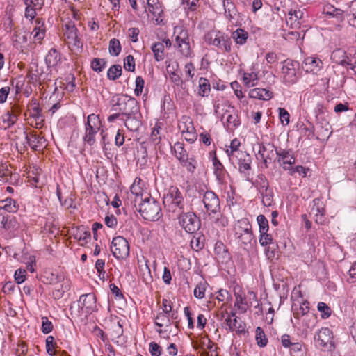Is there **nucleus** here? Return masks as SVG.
Listing matches in <instances>:
<instances>
[{
	"instance_id": "1",
	"label": "nucleus",
	"mask_w": 356,
	"mask_h": 356,
	"mask_svg": "<svg viewBox=\"0 0 356 356\" xmlns=\"http://www.w3.org/2000/svg\"><path fill=\"white\" fill-rule=\"evenodd\" d=\"M138 211L146 220L156 221L162 217L159 202L151 197H145L141 200Z\"/></svg>"
},
{
	"instance_id": "2",
	"label": "nucleus",
	"mask_w": 356,
	"mask_h": 356,
	"mask_svg": "<svg viewBox=\"0 0 356 356\" xmlns=\"http://www.w3.org/2000/svg\"><path fill=\"white\" fill-rule=\"evenodd\" d=\"M163 203L169 211L181 213L184 211L186 202L181 192L177 186H170L163 198Z\"/></svg>"
},
{
	"instance_id": "3",
	"label": "nucleus",
	"mask_w": 356,
	"mask_h": 356,
	"mask_svg": "<svg viewBox=\"0 0 356 356\" xmlns=\"http://www.w3.org/2000/svg\"><path fill=\"white\" fill-rule=\"evenodd\" d=\"M111 111L119 112L124 116L138 114L139 104L134 98L122 95L118 96L113 104Z\"/></svg>"
},
{
	"instance_id": "4",
	"label": "nucleus",
	"mask_w": 356,
	"mask_h": 356,
	"mask_svg": "<svg viewBox=\"0 0 356 356\" xmlns=\"http://www.w3.org/2000/svg\"><path fill=\"white\" fill-rule=\"evenodd\" d=\"M204 40L207 44L213 45L218 49L223 50L227 53L232 51L231 38L218 30H211L204 35Z\"/></svg>"
},
{
	"instance_id": "5",
	"label": "nucleus",
	"mask_w": 356,
	"mask_h": 356,
	"mask_svg": "<svg viewBox=\"0 0 356 356\" xmlns=\"http://www.w3.org/2000/svg\"><path fill=\"white\" fill-rule=\"evenodd\" d=\"M102 127L99 115L95 113L90 114L85 124L83 141L90 146L94 145L96 141L95 136L101 130Z\"/></svg>"
},
{
	"instance_id": "6",
	"label": "nucleus",
	"mask_w": 356,
	"mask_h": 356,
	"mask_svg": "<svg viewBox=\"0 0 356 356\" xmlns=\"http://www.w3.org/2000/svg\"><path fill=\"white\" fill-rule=\"evenodd\" d=\"M193 348L200 356H218L217 346L207 336H200L192 341Z\"/></svg>"
},
{
	"instance_id": "7",
	"label": "nucleus",
	"mask_w": 356,
	"mask_h": 356,
	"mask_svg": "<svg viewBox=\"0 0 356 356\" xmlns=\"http://www.w3.org/2000/svg\"><path fill=\"white\" fill-rule=\"evenodd\" d=\"M78 30L73 22L65 25L64 40L69 47L74 51H81L83 44L77 35Z\"/></svg>"
},
{
	"instance_id": "8",
	"label": "nucleus",
	"mask_w": 356,
	"mask_h": 356,
	"mask_svg": "<svg viewBox=\"0 0 356 356\" xmlns=\"http://www.w3.org/2000/svg\"><path fill=\"white\" fill-rule=\"evenodd\" d=\"M202 202L208 214H213L218 218L221 212L220 200L217 195L211 191H207L203 195Z\"/></svg>"
},
{
	"instance_id": "9",
	"label": "nucleus",
	"mask_w": 356,
	"mask_h": 356,
	"mask_svg": "<svg viewBox=\"0 0 356 356\" xmlns=\"http://www.w3.org/2000/svg\"><path fill=\"white\" fill-rule=\"evenodd\" d=\"M179 221L180 225L188 232L193 234L199 229L200 221L197 216L193 212H181Z\"/></svg>"
},
{
	"instance_id": "10",
	"label": "nucleus",
	"mask_w": 356,
	"mask_h": 356,
	"mask_svg": "<svg viewBox=\"0 0 356 356\" xmlns=\"http://www.w3.org/2000/svg\"><path fill=\"white\" fill-rule=\"evenodd\" d=\"M113 256L118 259H126L129 255V245L122 236L114 237L111 246Z\"/></svg>"
},
{
	"instance_id": "11",
	"label": "nucleus",
	"mask_w": 356,
	"mask_h": 356,
	"mask_svg": "<svg viewBox=\"0 0 356 356\" xmlns=\"http://www.w3.org/2000/svg\"><path fill=\"white\" fill-rule=\"evenodd\" d=\"M332 332L328 327H322L314 335L316 345L322 348L332 350L334 348Z\"/></svg>"
},
{
	"instance_id": "12",
	"label": "nucleus",
	"mask_w": 356,
	"mask_h": 356,
	"mask_svg": "<svg viewBox=\"0 0 356 356\" xmlns=\"http://www.w3.org/2000/svg\"><path fill=\"white\" fill-rule=\"evenodd\" d=\"M310 215L313 216V218L317 224L325 225L327 222L325 217V204L322 199L315 198L313 200Z\"/></svg>"
},
{
	"instance_id": "13",
	"label": "nucleus",
	"mask_w": 356,
	"mask_h": 356,
	"mask_svg": "<svg viewBox=\"0 0 356 356\" xmlns=\"http://www.w3.org/2000/svg\"><path fill=\"white\" fill-rule=\"evenodd\" d=\"M297 67L296 63L291 60L284 61L282 70L285 82L293 84L297 81Z\"/></svg>"
},
{
	"instance_id": "14",
	"label": "nucleus",
	"mask_w": 356,
	"mask_h": 356,
	"mask_svg": "<svg viewBox=\"0 0 356 356\" xmlns=\"http://www.w3.org/2000/svg\"><path fill=\"white\" fill-rule=\"evenodd\" d=\"M176 44L180 53L186 56L189 57L192 54L191 49L189 38L186 31L181 30L178 35L175 38Z\"/></svg>"
},
{
	"instance_id": "15",
	"label": "nucleus",
	"mask_w": 356,
	"mask_h": 356,
	"mask_svg": "<svg viewBox=\"0 0 356 356\" xmlns=\"http://www.w3.org/2000/svg\"><path fill=\"white\" fill-rule=\"evenodd\" d=\"M232 164H238L240 172L246 174L251 169L252 157L246 152L238 153V155L230 160Z\"/></svg>"
},
{
	"instance_id": "16",
	"label": "nucleus",
	"mask_w": 356,
	"mask_h": 356,
	"mask_svg": "<svg viewBox=\"0 0 356 356\" xmlns=\"http://www.w3.org/2000/svg\"><path fill=\"white\" fill-rule=\"evenodd\" d=\"M277 160L279 164L282 166L283 169L288 170L291 169L292 165L295 163V158L291 151L280 149H275Z\"/></svg>"
},
{
	"instance_id": "17",
	"label": "nucleus",
	"mask_w": 356,
	"mask_h": 356,
	"mask_svg": "<svg viewBox=\"0 0 356 356\" xmlns=\"http://www.w3.org/2000/svg\"><path fill=\"white\" fill-rule=\"evenodd\" d=\"M81 308L85 313L91 314L96 309V296L92 293L81 295L79 300Z\"/></svg>"
},
{
	"instance_id": "18",
	"label": "nucleus",
	"mask_w": 356,
	"mask_h": 356,
	"mask_svg": "<svg viewBox=\"0 0 356 356\" xmlns=\"http://www.w3.org/2000/svg\"><path fill=\"white\" fill-rule=\"evenodd\" d=\"M26 140L33 150H40L47 146V140L43 136L36 131L26 134Z\"/></svg>"
},
{
	"instance_id": "19",
	"label": "nucleus",
	"mask_w": 356,
	"mask_h": 356,
	"mask_svg": "<svg viewBox=\"0 0 356 356\" xmlns=\"http://www.w3.org/2000/svg\"><path fill=\"white\" fill-rule=\"evenodd\" d=\"M46 31L47 29L44 20L42 18H36L35 19V26L31 32L34 42L42 44L46 35Z\"/></svg>"
},
{
	"instance_id": "20",
	"label": "nucleus",
	"mask_w": 356,
	"mask_h": 356,
	"mask_svg": "<svg viewBox=\"0 0 356 356\" xmlns=\"http://www.w3.org/2000/svg\"><path fill=\"white\" fill-rule=\"evenodd\" d=\"M225 323L229 331H235L237 333H244L245 324L238 319L235 312H231L225 318Z\"/></svg>"
},
{
	"instance_id": "21",
	"label": "nucleus",
	"mask_w": 356,
	"mask_h": 356,
	"mask_svg": "<svg viewBox=\"0 0 356 356\" xmlns=\"http://www.w3.org/2000/svg\"><path fill=\"white\" fill-rule=\"evenodd\" d=\"M149 12L152 14L155 23L160 24L163 21V10L159 0H147Z\"/></svg>"
},
{
	"instance_id": "22",
	"label": "nucleus",
	"mask_w": 356,
	"mask_h": 356,
	"mask_svg": "<svg viewBox=\"0 0 356 356\" xmlns=\"http://www.w3.org/2000/svg\"><path fill=\"white\" fill-rule=\"evenodd\" d=\"M177 316L175 313L171 314H165L163 312H159L154 317V324L159 328L156 330L159 334H162V327H168L171 325V319H175Z\"/></svg>"
},
{
	"instance_id": "23",
	"label": "nucleus",
	"mask_w": 356,
	"mask_h": 356,
	"mask_svg": "<svg viewBox=\"0 0 356 356\" xmlns=\"http://www.w3.org/2000/svg\"><path fill=\"white\" fill-rule=\"evenodd\" d=\"M322 61L315 57H307L305 59L302 67L306 72L317 73L322 67Z\"/></svg>"
},
{
	"instance_id": "24",
	"label": "nucleus",
	"mask_w": 356,
	"mask_h": 356,
	"mask_svg": "<svg viewBox=\"0 0 356 356\" xmlns=\"http://www.w3.org/2000/svg\"><path fill=\"white\" fill-rule=\"evenodd\" d=\"M332 60L343 67H348V64H351L352 57L350 58L347 56L346 51L341 49H337L334 50L331 54Z\"/></svg>"
},
{
	"instance_id": "25",
	"label": "nucleus",
	"mask_w": 356,
	"mask_h": 356,
	"mask_svg": "<svg viewBox=\"0 0 356 356\" xmlns=\"http://www.w3.org/2000/svg\"><path fill=\"white\" fill-rule=\"evenodd\" d=\"M249 97L252 99H258L261 100L268 101L270 100L273 93L272 91L266 88H256L251 89L249 91Z\"/></svg>"
},
{
	"instance_id": "26",
	"label": "nucleus",
	"mask_w": 356,
	"mask_h": 356,
	"mask_svg": "<svg viewBox=\"0 0 356 356\" xmlns=\"http://www.w3.org/2000/svg\"><path fill=\"white\" fill-rule=\"evenodd\" d=\"M212 161L213 165L214 174L216 177V179L219 183L222 184L225 181L226 170L216 155L213 156Z\"/></svg>"
},
{
	"instance_id": "27",
	"label": "nucleus",
	"mask_w": 356,
	"mask_h": 356,
	"mask_svg": "<svg viewBox=\"0 0 356 356\" xmlns=\"http://www.w3.org/2000/svg\"><path fill=\"white\" fill-rule=\"evenodd\" d=\"M250 230H252V226L247 218L238 220L234 227L235 237H238Z\"/></svg>"
},
{
	"instance_id": "28",
	"label": "nucleus",
	"mask_w": 356,
	"mask_h": 356,
	"mask_svg": "<svg viewBox=\"0 0 356 356\" xmlns=\"http://www.w3.org/2000/svg\"><path fill=\"white\" fill-rule=\"evenodd\" d=\"M74 237L80 245L83 246L90 240V232L86 230L83 227H78L74 233Z\"/></svg>"
},
{
	"instance_id": "29",
	"label": "nucleus",
	"mask_w": 356,
	"mask_h": 356,
	"mask_svg": "<svg viewBox=\"0 0 356 356\" xmlns=\"http://www.w3.org/2000/svg\"><path fill=\"white\" fill-rule=\"evenodd\" d=\"M178 128L182 134L195 129L192 119L187 115H184L181 118L179 121Z\"/></svg>"
},
{
	"instance_id": "30",
	"label": "nucleus",
	"mask_w": 356,
	"mask_h": 356,
	"mask_svg": "<svg viewBox=\"0 0 356 356\" xmlns=\"http://www.w3.org/2000/svg\"><path fill=\"white\" fill-rule=\"evenodd\" d=\"M137 115L138 114L126 115L124 120L125 127L131 131H137L141 124Z\"/></svg>"
},
{
	"instance_id": "31",
	"label": "nucleus",
	"mask_w": 356,
	"mask_h": 356,
	"mask_svg": "<svg viewBox=\"0 0 356 356\" xmlns=\"http://www.w3.org/2000/svg\"><path fill=\"white\" fill-rule=\"evenodd\" d=\"M16 225L14 217L0 213V229L10 230L13 229Z\"/></svg>"
},
{
	"instance_id": "32",
	"label": "nucleus",
	"mask_w": 356,
	"mask_h": 356,
	"mask_svg": "<svg viewBox=\"0 0 356 356\" xmlns=\"http://www.w3.org/2000/svg\"><path fill=\"white\" fill-rule=\"evenodd\" d=\"M240 146L241 142L239 140L234 138L231 141L229 146L227 147L226 154L228 156L229 161L236 156L238 153H242L243 152L238 149Z\"/></svg>"
},
{
	"instance_id": "33",
	"label": "nucleus",
	"mask_w": 356,
	"mask_h": 356,
	"mask_svg": "<svg viewBox=\"0 0 356 356\" xmlns=\"http://www.w3.org/2000/svg\"><path fill=\"white\" fill-rule=\"evenodd\" d=\"M60 60V53L54 48L51 49L45 57V62L48 67L56 66Z\"/></svg>"
},
{
	"instance_id": "34",
	"label": "nucleus",
	"mask_w": 356,
	"mask_h": 356,
	"mask_svg": "<svg viewBox=\"0 0 356 356\" xmlns=\"http://www.w3.org/2000/svg\"><path fill=\"white\" fill-rule=\"evenodd\" d=\"M268 146L271 149L270 152L266 154V152L268 149V147L264 145H259V150L258 154L261 156V158L264 161V163H265L266 166L267 167V162L268 160H272L273 157L274 156V152L273 149L275 148L273 145L268 144Z\"/></svg>"
},
{
	"instance_id": "35",
	"label": "nucleus",
	"mask_w": 356,
	"mask_h": 356,
	"mask_svg": "<svg viewBox=\"0 0 356 356\" xmlns=\"http://www.w3.org/2000/svg\"><path fill=\"white\" fill-rule=\"evenodd\" d=\"M0 209L10 213H15L18 207L16 204V202L13 199L8 197L0 201Z\"/></svg>"
},
{
	"instance_id": "36",
	"label": "nucleus",
	"mask_w": 356,
	"mask_h": 356,
	"mask_svg": "<svg viewBox=\"0 0 356 356\" xmlns=\"http://www.w3.org/2000/svg\"><path fill=\"white\" fill-rule=\"evenodd\" d=\"M232 38L237 44L243 45L247 42L248 33L242 29H237L232 33Z\"/></svg>"
},
{
	"instance_id": "37",
	"label": "nucleus",
	"mask_w": 356,
	"mask_h": 356,
	"mask_svg": "<svg viewBox=\"0 0 356 356\" xmlns=\"http://www.w3.org/2000/svg\"><path fill=\"white\" fill-rule=\"evenodd\" d=\"M260 193L262 195L263 204L266 207L270 206L273 202V194L272 191L268 187V184L261 186Z\"/></svg>"
},
{
	"instance_id": "38",
	"label": "nucleus",
	"mask_w": 356,
	"mask_h": 356,
	"mask_svg": "<svg viewBox=\"0 0 356 356\" xmlns=\"http://www.w3.org/2000/svg\"><path fill=\"white\" fill-rule=\"evenodd\" d=\"M41 112V108H40L39 105L36 103H34L33 106L29 111L30 117L34 118L36 121V124L40 127L42 126L43 122V118Z\"/></svg>"
},
{
	"instance_id": "39",
	"label": "nucleus",
	"mask_w": 356,
	"mask_h": 356,
	"mask_svg": "<svg viewBox=\"0 0 356 356\" xmlns=\"http://www.w3.org/2000/svg\"><path fill=\"white\" fill-rule=\"evenodd\" d=\"M235 307H236L241 313H245L248 308V305L245 296L235 292Z\"/></svg>"
},
{
	"instance_id": "40",
	"label": "nucleus",
	"mask_w": 356,
	"mask_h": 356,
	"mask_svg": "<svg viewBox=\"0 0 356 356\" xmlns=\"http://www.w3.org/2000/svg\"><path fill=\"white\" fill-rule=\"evenodd\" d=\"M152 50L156 61H161L164 59V45L162 42H156L152 44Z\"/></svg>"
},
{
	"instance_id": "41",
	"label": "nucleus",
	"mask_w": 356,
	"mask_h": 356,
	"mask_svg": "<svg viewBox=\"0 0 356 356\" xmlns=\"http://www.w3.org/2000/svg\"><path fill=\"white\" fill-rule=\"evenodd\" d=\"M196 72L195 67L192 62L187 63L184 67V81H193Z\"/></svg>"
},
{
	"instance_id": "42",
	"label": "nucleus",
	"mask_w": 356,
	"mask_h": 356,
	"mask_svg": "<svg viewBox=\"0 0 356 356\" xmlns=\"http://www.w3.org/2000/svg\"><path fill=\"white\" fill-rule=\"evenodd\" d=\"M174 151L176 157L181 161H184L187 157L188 154L184 149V144L180 142H177L174 145Z\"/></svg>"
},
{
	"instance_id": "43",
	"label": "nucleus",
	"mask_w": 356,
	"mask_h": 356,
	"mask_svg": "<svg viewBox=\"0 0 356 356\" xmlns=\"http://www.w3.org/2000/svg\"><path fill=\"white\" fill-rule=\"evenodd\" d=\"M258 75L255 72H245L243 76V81L248 87H252L257 85Z\"/></svg>"
},
{
	"instance_id": "44",
	"label": "nucleus",
	"mask_w": 356,
	"mask_h": 356,
	"mask_svg": "<svg viewBox=\"0 0 356 356\" xmlns=\"http://www.w3.org/2000/svg\"><path fill=\"white\" fill-rule=\"evenodd\" d=\"M296 305L293 306V316L296 318H299L300 316H302L308 313L309 310V302H303L299 305L298 308H296Z\"/></svg>"
},
{
	"instance_id": "45",
	"label": "nucleus",
	"mask_w": 356,
	"mask_h": 356,
	"mask_svg": "<svg viewBox=\"0 0 356 356\" xmlns=\"http://www.w3.org/2000/svg\"><path fill=\"white\" fill-rule=\"evenodd\" d=\"M211 88L209 81L205 78L201 77L199 79L198 94L202 97L207 96Z\"/></svg>"
},
{
	"instance_id": "46",
	"label": "nucleus",
	"mask_w": 356,
	"mask_h": 356,
	"mask_svg": "<svg viewBox=\"0 0 356 356\" xmlns=\"http://www.w3.org/2000/svg\"><path fill=\"white\" fill-rule=\"evenodd\" d=\"M161 122H157L154 127L152 128V131L150 135L151 140L156 144L159 143L161 140Z\"/></svg>"
},
{
	"instance_id": "47",
	"label": "nucleus",
	"mask_w": 356,
	"mask_h": 356,
	"mask_svg": "<svg viewBox=\"0 0 356 356\" xmlns=\"http://www.w3.org/2000/svg\"><path fill=\"white\" fill-rule=\"evenodd\" d=\"M122 74V67L120 65H112L107 72L108 78L110 80H115Z\"/></svg>"
},
{
	"instance_id": "48",
	"label": "nucleus",
	"mask_w": 356,
	"mask_h": 356,
	"mask_svg": "<svg viewBox=\"0 0 356 356\" xmlns=\"http://www.w3.org/2000/svg\"><path fill=\"white\" fill-rule=\"evenodd\" d=\"M302 15L303 13L300 10H291L289 12V17L286 19V22L287 23H290L291 26H293L296 23L297 24V25H299L300 23L298 20L302 17Z\"/></svg>"
},
{
	"instance_id": "49",
	"label": "nucleus",
	"mask_w": 356,
	"mask_h": 356,
	"mask_svg": "<svg viewBox=\"0 0 356 356\" xmlns=\"http://www.w3.org/2000/svg\"><path fill=\"white\" fill-rule=\"evenodd\" d=\"M109 53L113 56H118L121 51L122 47L120 41L116 38H113L109 42Z\"/></svg>"
},
{
	"instance_id": "50",
	"label": "nucleus",
	"mask_w": 356,
	"mask_h": 356,
	"mask_svg": "<svg viewBox=\"0 0 356 356\" xmlns=\"http://www.w3.org/2000/svg\"><path fill=\"white\" fill-rule=\"evenodd\" d=\"M256 341L257 345L260 347H265L268 343V339L264 330L260 327L256 329Z\"/></svg>"
},
{
	"instance_id": "51",
	"label": "nucleus",
	"mask_w": 356,
	"mask_h": 356,
	"mask_svg": "<svg viewBox=\"0 0 356 356\" xmlns=\"http://www.w3.org/2000/svg\"><path fill=\"white\" fill-rule=\"evenodd\" d=\"M142 180L140 178H136L134 183L131 186L130 191L132 194L136 195V197L143 195V188L142 186Z\"/></svg>"
},
{
	"instance_id": "52",
	"label": "nucleus",
	"mask_w": 356,
	"mask_h": 356,
	"mask_svg": "<svg viewBox=\"0 0 356 356\" xmlns=\"http://www.w3.org/2000/svg\"><path fill=\"white\" fill-rule=\"evenodd\" d=\"M207 286L208 284L206 282H200L198 283L194 289L195 297L199 299L203 298L204 297Z\"/></svg>"
},
{
	"instance_id": "53",
	"label": "nucleus",
	"mask_w": 356,
	"mask_h": 356,
	"mask_svg": "<svg viewBox=\"0 0 356 356\" xmlns=\"http://www.w3.org/2000/svg\"><path fill=\"white\" fill-rule=\"evenodd\" d=\"M257 220L259 226L260 234H264L265 232H268L269 227L266 218L264 215L260 214L257 216Z\"/></svg>"
},
{
	"instance_id": "54",
	"label": "nucleus",
	"mask_w": 356,
	"mask_h": 356,
	"mask_svg": "<svg viewBox=\"0 0 356 356\" xmlns=\"http://www.w3.org/2000/svg\"><path fill=\"white\" fill-rule=\"evenodd\" d=\"M279 118L282 125L286 126L290 122V114L284 108H279Z\"/></svg>"
},
{
	"instance_id": "55",
	"label": "nucleus",
	"mask_w": 356,
	"mask_h": 356,
	"mask_svg": "<svg viewBox=\"0 0 356 356\" xmlns=\"http://www.w3.org/2000/svg\"><path fill=\"white\" fill-rule=\"evenodd\" d=\"M106 65V61L102 58H94L91 63L92 69L97 72H100L103 70Z\"/></svg>"
},
{
	"instance_id": "56",
	"label": "nucleus",
	"mask_w": 356,
	"mask_h": 356,
	"mask_svg": "<svg viewBox=\"0 0 356 356\" xmlns=\"http://www.w3.org/2000/svg\"><path fill=\"white\" fill-rule=\"evenodd\" d=\"M124 67L129 72H134L135 70V60L132 55H128L124 58Z\"/></svg>"
},
{
	"instance_id": "57",
	"label": "nucleus",
	"mask_w": 356,
	"mask_h": 356,
	"mask_svg": "<svg viewBox=\"0 0 356 356\" xmlns=\"http://www.w3.org/2000/svg\"><path fill=\"white\" fill-rule=\"evenodd\" d=\"M68 284H62L60 288L55 289L53 292V297L54 299L59 300L62 298L66 291L69 290Z\"/></svg>"
},
{
	"instance_id": "58",
	"label": "nucleus",
	"mask_w": 356,
	"mask_h": 356,
	"mask_svg": "<svg viewBox=\"0 0 356 356\" xmlns=\"http://www.w3.org/2000/svg\"><path fill=\"white\" fill-rule=\"evenodd\" d=\"M12 172L8 168L6 164H0V181H8Z\"/></svg>"
},
{
	"instance_id": "59",
	"label": "nucleus",
	"mask_w": 356,
	"mask_h": 356,
	"mask_svg": "<svg viewBox=\"0 0 356 356\" xmlns=\"http://www.w3.org/2000/svg\"><path fill=\"white\" fill-rule=\"evenodd\" d=\"M56 345L54 337L53 336H48L46 339V350L48 354L51 356L55 355L54 348Z\"/></svg>"
},
{
	"instance_id": "60",
	"label": "nucleus",
	"mask_w": 356,
	"mask_h": 356,
	"mask_svg": "<svg viewBox=\"0 0 356 356\" xmlns=\"http://www.w3.org/2000/svg\"><path fill=\"white\" fill-rule=\"evenodd\" d=\"M2 120L3 122L6 124V127H10L17 122V118L15 115L7 111V113L2 116Z\"/></svg>"
},
{
	"instance_id": "61",
	"label": "nucleus",
	"mask_w": 356,
	"mask_h": 356,
	"mask_svg": "<svg viewBox=\"0 0 356 356\" xmlns=\"http://www.w3.org/2000/svg\"><path fill=\"white\" fill-rule=\"evenodd\" d=\"M38 169L33 168V169L31 171L29 172L28 175V182H29L31 185L35 186L37 187V184L39 181V177L38 176Z\"/></svg>"
},
{
	"instance_id": "62",
	"label": "nucleus",
	"mask_w": 356,
	"mask_h": 356,
	"mask_svg": "<svg viewBox=\"0 0 356 356\" xmlns=\"http://www.w3.org/2000/svg\"><path fill=\"white\" fill-rule=\"evenodd\" d=\"M24 3L26 5V9H25V17L26 19H29L31 20H33L36 15V10L33 7H31V4H29V0H24Z\"/></svg>"
},
{
	"instance_id": "63",
	"label": "nucleus",
	"mask_w": 356,
	"mask_h": 356,
	"mask_svg": "<svg viewBox=\"0 0 356 356\" xmlns=\"http://www.w3.org/2000/svg\"><path fill=\"white\" fill-rule=\"evenodd\" d=\"M191 247L195 251L201 250L204 247V243L201 237L193 236L191 240Z\"/></svg>"
},
{
	"instance_id": "64",
	"label": "nucleus",
	"mask_w": 356,
	"mask_h": 356,
	"mask_svg": "<svg viewBox=\"0 0 356 356\" xmlns=\"http://www.w3.org/2000/svg\"><path fill=\"white\" fill-rule=\"evenodd\" d=\"M237 239L239 240L244 245H248L250 244L254 238V235L252 233V231L250 230L249 232H247L246 233L238 236V237H236Z\"/></svg>"
}]
</instances>
